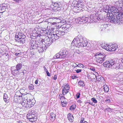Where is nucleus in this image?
<instances>
[{
  "label": "nucleus",
  "mask_w": 123,
  "mask_h": 123,
  "mask_svg": "<svg viewBox=\"0 0 123 123\" xmlns=\"http://www.w3.org/2000/svg\"><path fill=\"white\" fill-rule=\"evenodd\" d=\"M57 29L58 28L56 27V28H55L52 29V30L53 31V34L57 35L58 34L59 31L58 30H57Z\"/></svg>",
  "instance_id": "nucleus-24"
},
{
  "label": "nucleus",
  "mask_w": 123,
  "mask_h": 123,
  "mask_svg": "<svg viewBox=\"0 0 123 123\" xmlns=\"http://www.w3.org/2000/svg\"><path fill=\"white\" fill-rule=\"evenodd\" d=\"M82 70L81 69H78L77 70H75V71L77 73H79L81 72Z\"/></svg>",
  "instance_id": "nucleus-41"
},
{
  "label": "nucleus",
  "mask_w": 123,
  "mask_h": 123,
  "mask_svg": "<svg viewBox=\"0 0 123 123\" xmlns=\"http://www.w3.org/2000/svg\"><path fill=\"white\" fill-rule=\"evenodd\" d=\"M80 39V37H78L77 36L75 37L73 42L72 43L71 45L76 46L77 47H78V43L79 41V40H80L79 39Z\"/></svg>",
  "instance_id": "nucleus-10"
},
{
  "label": "nucleus",
  "mask_w": 123,
  "mask_h": 123,
  "mask_svg": "<svg viewBox=\"0 0 123 123\" xmlns=\"http://www.w3.org/2000/svg\"><path fill=\"white\" fill-rule=\"evenodd\" d=\"M60 98L61 100V102H67L65 100L66 99L64 97H63V96H61Z\"/></svg>",
  "instance_id": "nucleus-34"
},
{
  "label": "nucleus",
  "mask_w": 123,
  "mask_h": 123,
  "mask_svg": "<svg viewBox=\"0 0 123 123\" xmlns=\"http://www.w3.org/2000/svg\"><path fill=\"white\" fill-rule=\"evenodd\" d=\"M91 100L93 101V102L95 103H97V101L96 99L95 98H92L91 99Z\"/></svg>",
  "instance_id": "nucleus-38"
},
{
  "label": "nucleus",
  "mask_w": 123,
  "mask_h": 123,
  "mask_svg": "<svg viewBox=\"0 0 123 123\" xmlns=\"http://www.w3.org/2000/svg\"><path fill=\"white\" fill-rule=\"evenodd\" d=\"M17 98L16 97H14V100H15V101H16V102H18V99L17 100H16V99Z\"/></svg>",
  "instance_id": "nucleus-53"
},
{
  "label": "nucleus",
  "mask_w": 123,
  "mask_h": 123,
  "mask_svg": "<svg viewBox=\"0 0 123 123\" xmlns=\"http://www.w3.org/2000/svg\"><path fill=\"white\" fill-rule=\"evenodd\" d=\"M77 102L78 103H81L82 102L81 101V100H78V101H77Z\"/></svg>",
  "instance_id": "nucleus-58"
},
{
  "label": "nucleus",
  "mask_w": 123,
  "mask_h": 123,
  "mask_svg": "<svg viewBox=\"0 0 123 123\" xmlns=\"http://www.w3.org/2000/svg\"><path fill=\"white\" fill-rule=\"evenodd\" d=\"M28 102H27V100H24L23 101V102L22 103V105L23 106L26 108H28Z\"/></svg>",
  "instance_id": "nucleus-22"
},
{
  "label": "nucleus",
  "mask_w": 123,
  "mask_h": 123,
  "mask_svg": "<svg viewBox=\"0 0 123 123\" xmlns=\"http://www.w3.org/2000/svg\"><path fill=\"white\" fill-rule=\"evenodd\" d=\"M95 56V58L94 59V60L97 63H102L106 58L105 56L102 54L100 53L99 54H96Z\"/></svg>",
  "instance_id": "nucleus-2"
},
{
  "label": "nucleus",
  "mask_w": 123,
  "mask_h": 123,
  "mask_svg": "<svg viewBox=\"0 0 123 123\" xmlns=\"http://www.w3.org/2000/svg\"><path fill=\"white\" fill-rule=\"evenodd\" d=\"M102 46L103 48L108 51H114L117 48V46L116 44H113L111 45H108L107 44L105 45L102 44Z\"/></svg>",
  "instance_id": "nucleus-4"
},
{
  "label": "nucleus",
  "mask_w": 123,
  "mask_h": 123,
  "mask_svg": "<svg viewBox=\"0 0 123 123\" xmlns=\"http://www.w3.org/2000/svg\"><path fill=\"white\" fill-rule=\"evenodd\" d=\"M43 68L45 71L46 72L48 71V70H47V69H46V68L45 66H44Z\"/></svg>",
  "instance_id": "nucleus-50"
},
{
  "label": "nucleus",
  "mask_w": 123,
  "mask_h": 123,
  "mask_svg": "<svg viewBox=\"0 0 123 123\" xmlns=\"http://www.w3.org/2000/svg\"><path fill=\"white\" fill-rule=\"evenodd\" d=\"M28 102V107H32L35 103L34 99H27L26 100Z\"/></svg>",
  "instance_id": "nucleus-12"
},
{
  "label": "nucleus",
  "mask_w": 123,
  "mask_h": 123,
  "mask_svg": "<svg viewBox=\"0 0 123 123\" xmlns=\"http://www.w3.org/2000/svg\"><path fill=\"white\" fill-rule=\"evenodd\" d=\"M28 88L29 89L32 90L34 88L33 86L32 85L31 86H29Z\"/></svg>",
  "instance_id": "nucleus-44"
},
{
  "label": "nucleus",
  "mask_w": 123,
  "mask_h": 123,
  "mask_svg": "<svg viewBox=\"0 0 123 123\" xmlns=\"http://www.w3.org/2000/svg\"><path fill=\"white\" fill-rule=\"evenodd\" d=\"M117 14H111L109 15V19L110 20V22L111 23H118L120 24L119 22L120 20H119Z\"/></svg>",
  "instance_id": "nucleus-5"
},
{
  "label": "nucleus",
  "mask_w": 123,
  "mask_h": 123,
  "mask_svg": "<svg viewBox=\"0 0 123 123\" xmlns=\"http://www.w3.org/2000/svg\"><path fill=\"white\" fill-rule=\"evenodd\" d=\"M11 69L12 74L14 76L17 75L19 73V70L15 68V66L12 67Z\"/></svg>",
  "instance_id": "nucleus-13"
},
{
  "label": "nucleus",
  "mask_w": 123,
  "mask_h": 123,
  "mask_svg": "<svg viewBox=\"0 0 123 123\" xmlns=\"http://www.w3.org/2000/svg\"><path fill=\"white\" fill-rule=\"evenodd\" d=\"M38 79L36 80L35 82V84H37L38 83Z\"/></svg>",
  "instance_id": "nucleus-48"
},
{
  "label": "nucleus",
  "mask_w": 123,
  "mask_h": 123,
  "mask_svg": "<svg viewBox=\"0 0 123 123\" xmlns=\"http://www.w3.org/2000/svg\"><path fill=\"white\" fill-rule=\"evenodd\" d=\"M105 101L107 103H108L110 102L111 101L109 99H108L105 100Z\"/></svg>",
  "instance_id": "nucleus-47"
},
{
  "label": "nucleus",
  "mask_w": 123,
  "mask_h": 123,
  "mask_svg": "<svg viewBox=\"0 0 123 123\" xmlns=\"http://www.w3.org/2000/svg\"><path fill=\"white\" fill-rule=\"evenodd\" d=\"M59 32L58 34L57 35V36H58V37H59V36H61V34L62 33V32L61 31H60V30H59Z\"/></svg>",
  "instance_id": "nucleus-42"
},
{
  "label": "nucleus",
  "mask_w": 123,
  "mask_h": 123,
  "mask_svg": "<svg viewBox=\"0 0 123 123\" xmlns=\"http://www.w3.org/2000/svg\"><path fill=\"white\" fill-rule=\"evenodd\" d=\"M77 67H79L80 68H84V67L82 64H78V65H77Z\"/></svg>",
  "instance_id": "nucleus-39"
},
{
  "label": "nucleus",
  "mask_w": 123,
  "mask_h": 123,
  "mask_svg": "<svg viewBox=\"0 0 123 123\" xmlns=\"http://www.w3.org/2000/svg\"><path fill=\"white\" fill-rule=\"evenodd\" d=\"M111 110H112V109L110 108H106L105 109V111H111Z\"/></svg>",
  "instance_id": "nucleus-46"
},
{
  "label": "nucleus",
  "mask_w": 123,
  "mask_h": 123,
  "mask_svg": "<svg viewBox=\"0 0 123 123\" xmlns=\"http://www.w3.org/2000/svg\"><path fill=\"white\" fill-rule=\"evenodd\" d=\"M3 98L5 101L6 103H8L9 102V98L7 95L5 93H4L3 95Z\"/></svg>",
  "instance_id": "nucleus-20"
},
{
  "label": "nucleus",
  "mask_w": 123,
  "mask_h": 123,
  "mask_svg": "<svg viewBox=\"0 0 123 123\" xmlns=\"http://www.w3.org/2000/svg\"><path fill=\"white\" fill-rule=\"evenodd\" d=\"M76 52L78 54H80L81 53V52L79 50L77 49L76 50Z\"/></svg>",
  "instance_id": "nucleus-49"
},
{
  "label": "nucleus",
  "mask_w": 123,
  "mask_h": 123,
  "mask_svg": "<svg viewBox=\"0 0 123 123\" xmlns=\"http://www.w3.org/2000/svg\"><path fill=\"white\" fill-rule=\"evenodd\" d=\"M68 52L65 50H62L59 53L56 54L53 57L54 59H62L66 57L67 55Z\"/></svg>",
  "instance_id": "nucleus-3"
},
{
  "label": "nucleus",
  "mask_w": 123,
  "mask_h": 123,
  "mask_svg": "<svg viewBox=\"0 0 123 123\" xmlns=\"http://www.w3.org/2000/svg\"><path fill=\"white\" fill-rule=\"evenodd\" d=\"M78 83L79 85L80 86H82V87H83L85 86L84 83L82 81H79Z\"/></svg>",
  "instance_id": "nucleus-32"
},
{
  "label": "nucleus",
  "mask_w": 123,
  "mask_h": 123,
  "mask_svg": "<svg viewBox=\"0 0 123 123\" xmlns=\"http://www.w3.org/2000/svg\"><path fill=\"white\" fill-rule=\"evenodd\" d=\"M9 56V55H8V54L6 55L5 56V57L6 58H8V57Z\"/></svg>",
  "instance_id": "nucleus-59"
},
{
  "label": "nucleus",
  "mask_w": 123,
  "mask_h": 123,
  "mask_svg": "<svg viewBox=\"0 0 123 123\" xmlns=\"http://www.w3.org/2000/svg\"><path fill=\"white\" fill-rule=\"evenodd\" d=\"M90 69H91V70H92L93 71H94L95 70V69L93 68H90Z\"/></svg>",
  "instance_id": "nucleus-57"
},
{
  "label": "nucleus",
  "mask_w": 123,
  "mask_h": 123,
  "mask_svg": "<svg viewBox=\"0 0 123 123\" xmlns=\"http://www.w3.org/2000/svg\"><path fill=\"white\" fill-rule=\"evenodd\" d=\"M78 37H80V39L79 40V41L78 43V47H79L80 46L82 47L86 46L87 44V42L86 40H85V38L80 35H78Z\"/></svg>",
  "instance_id": "nucleus-9"
},
{
  "label": "nucleus",
  "mask_w": 123,
  "mask_h": 123,
  "mask_svg": "<svg viewBox=\"0 0 123 123\" xmlns=\"http://www.w3.org/2000/svg\"><path fill=\"white\" fill-rule=\"evenodd\" d=\"M57 76L56 75H54V77L53 78V79L54 80H55L57 79Z\"/></svg>",
  "instance_id": "nucleus-51"
},
{
  "label": "nucleus",
  "mask_w": 123,
  "mask_h": 123,
  "mask_svg": "<svg viewBox=\"0 0 123 123\" xmlns=\"http://www.w3.org/2000/svg\"><path fill=\"white\" fill-rule=\"evenodd\" d=\"M69 28H70V27H68L67 26H66V28H65L64 32L65 33H67L68 31H69Z\"/></svg>",
  "instance_id": "nucleus-37"
},
{
  "label": "nucleus",
  "mask_w": 123,
  "mask_h": 123,
  "mask_svg": "<svg viewBox=\"0 0 123 123\" xmlns=\"http://www.w3.org/2000/svg\"><path fill=\"white\" fill-rule=\"evenodd\" d=\"M21 54L20 53H16L15 54V55L16 56H19L21 55Z\"/></svg>",
  "instance_id": "nucleus-45"
},
{
  "label": "nucleus",
  "mask_w": 123,
  "mask_h": 123,
  "mask_svg": "<svg viewBox=\"0 0 123 123\" xmlns=\"http://www.w3.org/2000/svg\"><path fill=\"white\" fill-rule=\"evenodd\" d=\"M6 7V6L2 5L0 6V13H2L5 11Z\"/></svg>",
  "instance_id": "nucleus-19"
},
{
  "label": "nucleus",
  "mask_w": 123,
  "mask_h": 123,
  "mask_svg": "<svg viewBox=\"0 0 123 123\" xmlns=\"http://www.w3.org/2000/svg\"><path fill=\"white\" fill-rule=\"evenodd\" d=\"M44 42L45 43V45L46 48L48 46H50L53 42L51 39H49V37H48L46 39H44Z\"/></svg>",
  "instance_id": "nucleus-11"
},
{
  "label": "nucleus",
  "mask_w": 123,
  "mask_h": 123,
  "mask_svg": "<svg viewBox=\"0 0 123 123\" xmlns=\"http://www.w3.org/2000/svg\"><path fill=\"white\" fill-rule=\"evenodd\" d=\"M46 72L47 75L48 76H50V74L48 72V71H47V72Z\"/></svg>",
  "instance_id": "nucleus-52"
},
{
  "label": "nucleus",
  "mask_w": 123,
  "mask_h": 123,
  "mask_svg": "<svg viewBox=\"0 0 123 123\" xmlns=\"http://www.w3.org/2000/svg\"><path fill=\"white\" fill-rule=\"evenodd\" d=\"M77 77L76 76H72V78L73 79H75Z\"/></svg>",
  "instance_id": "nucleus-60"
},
{
  "label": "nucleus",
  "mask_w": 123,
  "mask_h": 123,
  "mask_svg": "<svg viewBox=\"0 0 123 123\" xmlns=\"http://www.w3.org/2000/svg\"><path fill=\"white\" fill-rule=\"evenodd\" d=\"M65 25H63L62 26H61V27L59 28V30L61 31L64 32L65 28H66V26H65Z\"/></svg>",
  "instance_id": "nucleus-31"
},
{
  "label": "nucleus",
  "mask_w": 123,
  "mask_h": 123,
  "mask_svg": "<svg viewBox=\"0 0 123 123\" xmlns=\"http://www.w3.org/2000/svg\"><path fill=\"white\" fill-rule=\"evenodd\" d=\"M32 113H30L27 115V117L28 119H29L30 121L32 122Z\"/></svg>",
  "instance_id": "nucleus-25"
},
{
  "label": "nucleus",
  "mask_w": 123,
  "mask_h": 123,
  "mask_svg": "<svg viewBox=\"0 0 123 123\" xmlns=\"http://www.w3.org/2000/svg\"><path fill=\"white\" fill-rule=\"evenodd\" d=\"M69 89H62V94L63 95H65L69 91Z\"/></svg>",
  "instance_id": "nucleus-27"
},
{
  "label": "nucleus",
  "mask_w": 123,
  "mask_h": 123,
  "mask_svg": "<svg viewBox=\"0 0 123 123\" xmlns=\"http://www.w3.org/2000/svg\"><path fill=\"white\" fill-rule=\"evenodd\" d=\"M51 39L53 42L55 41L56 40L59 38V37L57 35H55L53 34L51 35Z\"/></svg>",
  "instance_id": "nucleus-16"
},
{
  "label": "nucleus",
  "mask_w": 123,
  "mask_h": 123,
  "mask_svg": "<svg viewBox=\"0 0 123 123\" xmlns=\"http://www.w3.org/2000/svg\"><path fill=\"white\" fill-rule=\"evenodd\" d=\"M104 91L106 92H107L109 90V88L106 85L104 84Z\"/></svg>",
  "instance_id": "nucleus-29"
},
{
  "label": "nucleus",
  "mask_w": 123,
  "mask_h": 123,
  "mask_svg": "<svg viewBox=\"0 0 123 123\" xmlns=\"http://www.w3.org/2000/svg\"><path fill=\"white\" fill-rule=\"evenodd\" d=\"M84 121V119H83L82 118L80 121V123H83V122Z\"/></svg>",
  "instance_id": "nucleus-54"
},
{
  "label": "nucleus",
  "mask_w": 123,
  "mask_h": 123,
  "mask_svg": "<svg viewBox=\"0 0 123 123\" xmlns=\"http://www.w3.org/2000/svg\"><path fill=\"white\" fill-rule=\"evenodd\" d=\"M65 33L63 31H62V33L61 34V35H63L65 34Z\"/></svg>",
  "instance_id": "nucleus-56"
},
{
  "label": "nucleus",
  "mask_w": 123,
  "mask_h": 123,
  "mask_svg": "<svg viewBox=\"0 0 123 123\" xmlns=\"http://www.w3.org/2000/svg\"><path fill=\"white\" fill-rule=\"evenodd\" d=\"M107 8L108 13H109V15L111 14H117L120 12L118 9L116 8L115 6H107L106 8Z\"/></svg>",
  "instance_id": "nucleus-6"
},
{
  "label": "nucleus",
  "mask_w": 123,
  "mask_h": 123,
  "mask_svg": "<svg viewBox=\"0 0 123 123\" xmlns=\"http://www.w3.org/2000/svg\"><path fill=\"white\" fill-rule=\"evenodd\" d=\"M73 4L76 9L80 11L82 10L84 6L83 3L79 1H74L73 2Z\"/></svg>",
  "instance_id": "nucleus-8"
},
{
  "label": "nucleus",
  "mask_w": 123,
  "mask_h": 123,
  "mask_svg": "<svg viewBox=\"0 0 123 123\" xmlns=\"http://www.w3.org/2000/svg\"><path fill=\"white\" fill-rule=\"evenodd\" d=\"M88 103L91 105H92V104H93V103H91L90 102H89Z\"/></svg>",
  "instance_id": "nucleus-62"
},
{
  "label": "nucleus",
  "mask_w": 123,
  "mask_h": 123,
  "mask_svg": "<svg viewBox=\"0 0 123 123\" xmlns=\"http://www.w3.org/2000/svg\"><path fill=\"white\" fill-rule=\"evenodd\" d=\"M17 123H22V122H17Z\"/></svg>",
  "instance_id": "nucleus-63"
},
{
  "label": "nucleus",
  "mask_w": 123,
  "mask_h": 123,
  "mask_svg": "<svg viewBox=\"0 0 123 123\" xmlns=\"http://www.w3.org/2000/svg\"><path fill=\"white\" fill-rule=\"evenodd\" d=\"M92 18V20L93 21H97V16H96L95 15H94L93 17L92 16H91L90 17V18Z\"/></svg>",
  "instance_id": "nucleus-33"
},
{
  "label": "nucleus",
  "mask_w": 123,
  "mask_h": 123,
  "mask_svg": "<svg viewBox=\"0 0 123 123\" xmlns=\"http://www.w3.org/2000/svg\"><path fill=\"white\" fill-rule=\"evenodd\" d=\"M101 20V19L100 18H99L97 16V20Z\"/></svg>",
  "instance_id": "nucleus-61"
},
{
  "label": "nucleus",
  "mask_w": 123,
  "mask_h": 123,
  "mask_svg": "<svg viewBox=\"0 0 123 123\" xmlns=\"http://www.w3.org/2000/svg\"><path fill=\"white\" fill-rule=\"evenodd\" d=\"M36 115L35 114H32V119H33L32 120V122H34L37 120V118Z\"/></svg>",
  "instance_id": "nucleus-28"
},
{
  "label": "nucleus",
  "mask_w": 123,
  "mask_h": 123,
  "mask_svg": "<svg viewBox=\"0 0 123 123\" xmlns=\"http://www.w3.org/2000/svg\"><path fill=\"white\" fill-rule=\"evenodd\" d=\"M30 44L31 45V49L36 48L38 46V45L35 43V42L33 40L31 41Z\"/></svg>",
  "instance_id": "nucleus-14"
},
{
  "label": "nucleus",
  "mask_w": 123,
  "mask_h": 123,
  "mask_svg": "<svg viewBox=\"0 0 123 123\" xmlns=\"http://www.w3.org/2000/svg\"><path fill=\"white\" fill-rule=\"evenodd\" d=\"M21 33H19L18 36L16 35L15 38L16 42H18L20 43H25V36L23 34L21 35Z\"/></svg>",
  "instance_id": "nucleus-7"
},
{
  "label": "nucleus",
  "mask_w": 123,
  "mask_h": 123,
  "mask_svg": "<svg viewBox=\"0 0 123 123\" xmlns=\"http://www.w3.org/2000/svg\"><path fill=\"white\" fill-rule=\"evenodd\" d=\"M103 66L105 67L109 68L110 69H115L118 68L119 64L118 63H115L112 60L106 61L103 64Z\"/></svg>",
  "instance_id": "nucleus-1"
},
{
  "label": "nucleus",
  "mask_w": 123,
  "mask_h": 123,
  "mask_svg": "<svg viewBox=\"0 0 123 123\" xmlns=\"http://www.w3.org/2000/svg\"><path fill=\"white\" fill-rule=\"evenodd\" d=\"M75 108V105H72L70 106L69 109L70 110L72 111L74 110Z\"/></svg>",
  "instance_id": "nucleus-36"
},
{
  "label": "nucleus",
  "mask_w": 123,
  "mask_h": 123,
  "mask_svg": "<svg viewBox=\"0 0 123 123\" xmlns=\"http://www.w3.org/2000/svg\"><path fill=\"white\" fill-rule=\"evenodd\" d=\"M56 116L55 114L53 112L51 113L49 116V118L50 120L52 122L53 121L55 118Z\"/></svg>",
  "instance_id": "nucleus-17"
},
{
  "label": "nucleus",
  "mask_w": 123,
  "mask_h": 123,
  "mask_svg": "<svg viewBox=\"0 0 123 123\" xmlns=\"http://www.w3.org/2000/svg\"><path fill=\"white\" fill-rule=\"evenodd\" d=\"M22 67V64L21 63H18L15 66V68L18 70L20 69Z\"/></svg>",
  "instance_id": "nucleus-23"
},
{
  "label": "nucleus",
  "mask_w": 123,
  "mask_h": 123,
  "mask_svg": "<svg viewBox=\"0 0 123 123\" xmlns=\"http://www.w3.org/2000/svg\"><path fill=\"white\" fill-rule=\"evenodd\" d=\"M122 62L123 63V58L122 60Z\"/></svg>",
  "instance_id": "nucleus-64"
},
{
  "label": "nucleus",
  "mask_w": 123,
  "mask_h": 123,
  "mask_svg": "<svg viewBox=\"0 0 123 123\" xmlns=\"http://www.w3.org/2000/svg\"><path fill=\"white\" fill-rule=\"evenodd\" d=\"M62 87L63 88V89H69V86L68 84H63L62 85Z\"/></svg>",
  "instance_id": "nucleus-30"
},
{
  "label": "nucleus",
  "mask_w": 123,
  "mask_h": 123,
  "mask_svg": "<svg viewBox=\"0 0 123 123\" xmlns=\"http://www.w3.org/2000/svg\"><path fill=\"white\" fill-rule=\"evenodd\" d=\"M37 49L38 50L39 53H41L42 52H43V47L40 46H38L37 47Z\"/></svg>",
  "instance_id": "nucleus-26"
},
{
  "label": "nucleus",
  "mask_w": 123,
  "mask_h": 123,
  "mask_svg": "<svg viewBox=\"0 0 123 123\" xmlns=\"http://www.w3.org/2000/svg\"><path fill=\"white\" fill-rule=\"evenodd\" d=\"M68 118L69 121L71 122L73 121L74 117L72 114L70 113L68 114Z\"/></svg>",
  "instance_id": "nucleus-21"
},
{
  "label": "nucleus",
  "mask_w": 123,
  "mask_h": 123,
  "mask_svg": "<svg viewBox=\"0 0 123 123\" xmlns=\"http://www.w3.org/2000/svg\"><path fill=\"white\" fill-rule=\"evenodd\" d=\"M118 15V17L119 20H120L119 22L120 23H123V13L120 12H119L117 14Z\"/></svg>",
  "instance_id": "nucleus-15"
},
{
  "label": "nucleus",
  "mask_w": 123,
  "mask_h": 123,
  "mask_svg": "<svg viewBox=\"0 0 123 123\" xmlns=\"http://www.w3.org/2000/svg\"><path fill=\"white\" fill-rule=\"evenodd\" d=\"M104 26L103 25L101 26V27L100 29V30L101 31H102L105 30V27H104Z\"/></svg>",
  "instance_id": "nucleus-43"
},
{
  "label": "nucleus",
  "mask_w": 123,
  "mask_h": 123,
  "mask_svg": "<svg viewBox=\"0 0 123 123\" xmlns=\"http://www.w3.org/2000/svg\"><path fill=\"white\" fill-rule=\"evenodd\" d=\"M80 93H79L78 94V95H76L77 97V98H80Z\"/></svg>",
  "instance_id": "nucleus-55"
},
{
  "label": "nucleus",
  "mask_w": 123,
  "mask_h": 123,
  "mask_svg": "<svg viewBox=\"0 0 123 123\" xmlns=\"http://www.w3.org/2000/svg\"><path fill=\"white\" fill-rule=\"evenodd\" d=\"M62 104V107L65 106L66 105V102H61Z\"/></svg>",
  "instance_id": "nucleus-40"
},
{
  "label": "nucleus",
  "mask_w": 123,
  "mask_h": 123,
  "mask_svg": "<svg viewBox=\"0 0 123 123\" xmlns=\"http://www.w3.org/2000/svg\"><path fill=\"white\" fill-rule=\"evenodd\" d=\"M87 19H88V18H87L83 17L82 18H77L76 20H77L78 21H79L80 22H85L87 21Z\"/></svg>",
  "instance_id": "nucleus-18"
},
{
  "label": "nucleus",
  "mask_w": 123,
  "mask_h": 123,
  "mask_svg": "<svg viewBox=\"0 0 123 123\" xmlns=\"http://www.w3.org/2000/svg\"><path fill=\"white\" fill-rule=\"evenodd\" d=\"M100 80L99 81H101V82L104 83V84H105V80H104V78L103 77H101L99 78Z\"/></svg>",
  "instance_id": "nucleus-35"
}]
</instances>
